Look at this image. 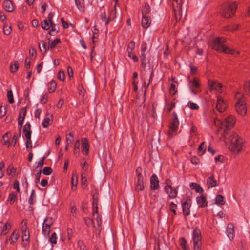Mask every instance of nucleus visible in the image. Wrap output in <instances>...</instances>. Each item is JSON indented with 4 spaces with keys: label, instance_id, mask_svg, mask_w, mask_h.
Returning a JSON list of instances; mask_svg holds the SVG:
<instances>
[{
    "label": "nucleus",
    "instance_id": "obj_39",
    "mask_svg": "<svg viewBox=\"0 0 250 250\" xmlns=\"http://www.w3.org/2000/svg\"><path fill=\"white\" fill-rule=\"evenodd\" d=\"M49 21L47 20L42 21L41 22V26L43 30H47L50 28Z\"/></svg>",
    "mask_w": 250,
    "mask_h": 250
},
{
    "label": "nucleus",
    "instance_id": "obj_37",
    "mask_svg": "<svg viewBox=\"0 0 250 250\" xmlns=\"http://www.w3.org/2000/svg\"><path fill=\"white\" fill-rule=\"evenodd\" d=\"M41 42L42 43V46H41V42H39L38 43L40 51L42 53H45L47 51L46 44L45 42L43 41H41Z\"/></svg>",
    "mask_w": 250,
    "mask_h": 250
},
{
    "label": "nucleus",
    "instance_id": "obj_38",
    "mask_svg": "<svg viewBox=\"0 0 250 250\" xmlns=\"http://www.w3.org/2000/svg\"><path fill=\"white\" fill-rule=\"evenodd\" d=\"M53 223L52 218L51 217H47L43 221V225L45 227L50 228Z\"/></svg>",
    "mask_w": 250,
    "mask_h": 250
},
{
    "label": "nucleus",
    "instance_id": "obj_19",
    "mask_svg": "<svg viewBox=\"0 0 250 250\" xmlns=\"http://www.w3.org/2000/svg\"><path fill=\"white\" fill-rule=\"evenodd\" d=\"M151 20L149 16H146L142 17L141 24L142 26L144 28L146 29L149 27L151 24Z\"/></svg>",
    "mask_w": 250,
    "mask_h": 250
},
{
    "label": "nucleus",
    "instance_id": "obj_6",
    "mask_svg": "<svg viewBox=\"0 0 250 250\" xmlns=\"http://www.w3.org/2000/svg\"><path fill=\"white\" fill-rule=\"evenodd\" d=\"M193 241L194 249H200L201 246V233L200 229L196 227L193 233Z\"/></svg>",
    "mask_w": 250,
    "mask_h": 250
},
{
    "label": "nucleus",
    "instance_id": "obj_5",
    "mask_svg": "<svg viewBox=\"0 0 250 250\" xmlns=\"http://www.w3.org/2000/svg\"><path fill=\"white\" fill-rule=\"evenodd\" d=\"M179 121L175 112H173L172 114L171 118L170 120L169 125V131L168 133L169 135L172 136L173 133L176 132L178 128Z\"/></svg>",
    "mask_w": 250,
    "mask_h": 250
},
{
    "label": "nucleus",
    "instance_id": "obj_17",
    "mask_svg": "<svg viewBox=\"0 0 250 250\" xmlns=\"http://www.w3.org/2000/svg\"><path fill=\"white\" fill-rule=\"evenodd\" d=\"M196 201L200 207L204 208L208 206V202L206 198L203 195L197 196L196 197Z\"/></svg>",
    "mask_w": 250,
    "mask_h": 250
},
{
    "label": "nucleus",
    "instance_id": "obj_52",
    "mask_svg": "<svg viewBox=\"0 0 250 250\" xmlns=\"http://www.w3.org/2000/svg\"><path fill=\"white\" fill-rule=\"evenodd\" d=\"M52 172V169L51 167H45L42 170V173L43 174L46 175H50Z\"/></svg>",
    "mask_w": 250,
    "mask_h": 250
},
{
    "label": "nucleus",
    "instance_id": "obj_51",
    "mask_svg": "<svg viewBox=\"0 0 250 250\" xmlns=\"http://www.w3.org/2000/svg\"><path fill=\"white\" fill-rule=\"evenodd\" d=\"M79 146H80V141L79 140H76L74 143V154H79Z\"/></svg>",
    "mask_w": 250,
    "mask_h": 250
},
{
    "label": "nucleus",
    "instance_id": "obj_60",
    "mask_svg": "<svg viewBox=\"0 0 250 250\" xmlns=\"http://www.w3.org/2000/svg\"><path fill=\"white\" fill-rule=\"evenodd\" d=\"M7 172L8 175H11L15 173L16 169L12 165H10L7 168Z\"/></svg>",
    "mask_w": 250,
    "mask_h": 250
},
{
    "label": "nucleus",
    "instance_id": "obj_30",
    "mask_svg": "<svg viewBox=\"0 0 250 250\" xmlns=\"http://www.w3.org/2000/svg\"><path fill=\"white\" fill-rule=\"evenodd\" d=\"M49 40V39H48ZM61 42V40L59 38H56L51 42L49 41V44L47 47V49H52L55 47V46L59 43Z\"/></svg>",
    "mask_w": 250,
    "mask_h": 250
},
{
    "label": "nucleus",
    "instance_id": "obj_25",
    "mask_svg": "<svg viewBox=\"0 0 250 250\" xmlns=\"http://www.w3.org/2000/svg\"><path fill=\"white\" fill-rule=\"evenodd\" d=\"M53 115H49L48 114H46L42 123V126L44 128H46L48 127L49 125L52 121Z\"/></svg>",
    "mask_w": 250,
    "mask_h": 250
},
{
    "label": "nucleus",
    "instance_id": "obj_34",
    "mask_svg": "<svg viewBox=\"0 0 250 250\" xmlns=\"http://www.w3.org/2000/svg\"><path fill=\"white\" fill-rule=\"evenodd\" d=\"M222 52L229 54H234L235 52H236L237 54H239L238 52H236L235 50H233L225 45H224V47L222 49L221 52Z\"/></svg>",
    "mask_w": 250,
    "mask_h": 250
},
{
    "label": "nucleus",
    "instance_id": "obj_41",
    "mask_svg": "<svg viewBox=\"0 0 250 250\" xmlns=\"http://www.w3.org/2000/svg\"><path fill=\"white\" fill-rule=\"evenodd\" d=\"M75 4L78 8L80 10H83L84 8V0H75Z\"/></svg>",
    "mask_w": 250,
    "mask_h": 250
},
{
    "label": "nucleus",
    "instance_id": "obj_36",
    "mask_svg": "<svg viewBox=\"0 0 250 250\" xmlns=\"http://www.w3.org/2000/svg\"><path fill=\"white\" fill-rule=\"evenodd\" d=\"M10 134V132H7L5 133L2 136V139L1 141V143L3 145H6L7 143H9V134ZM10 146V143L8 144V147Z\"/></svg>",
    "mask_w": 250,
    "mask_h": 250
},
{
    "label": "nucleus",
    "instance_id": "obj_28",
    "mask_svg": "<svg viewBox=\"0 0 250 250\" xmlns=\"http://www.w3.org/2000/svg\"><path fill=\"white\" fill-rule=\"evenodd\" d=\"M100 18L102 21L105 22V25H107L111 21L109 16L107 17L106 12L104 11L100 14Z\"/></svg>",
    "mask_w": 250,
    "mask_h": 250
},
{
    "label": "nucleus",
    "instance_id": "obj_2",
    "mask_svg": "<svg viewBox=\"0 0 250 250\" xmlns=\"http://www.w3.org/2000/svg\"><path fill=\"white\" fill-rule=\"evenodd\" d=\"M230 145L229 148L233 152H239L242 149L243 139L239 138L235 133L230 137L229 139Z\"/></svg>",
    "mask_w": 250,
    "mask_h": 250
},
{
    "label": "nucleus",
    "instance_id": "obj_32",
    "mask_svg": "<svg viewBox=\"0 0 250 250\" xmlns=\"http://www.w3.org/2000/svg\"><path fill=\"white\" fill-rule=\"evenodd\" d=\"M50 27H51V30L48 32L50 35H54V32L57 33L59 32V28L53 22L50 23Z\"/></svg>",
    "mask_w": 250,
    "mask_h": 250
},
{
    "label": "nucleus",
    "instance_id": "obj_16",
    "mask_svg": "<svg viewBox=\"0 0 250 250\" xmlns=\"http://www.w3.org/2000/svg\"><path fill=\"white\" fill-rule=\"evenodd\" d=\"M172 8L174 12H182V2L181 0H172Z\"/></svg>",
    "mask_w": 250,
    "mask_h": 250
},
{
    "label": "nucleus",
    "instance_id": "obj_20",
    "mask_svg": "<svg viewBox=\"0 0 250 250\" xmlns=\"http://www.w3.org/2000/svg\"><path fill=\"white\" fill-rule=\"evenodd\" d=\"M3 8L7 12H11L14 9L12 2L10 0H5L2 3Z\"/></svg>",
    "mask_w": 250,
    "mask_h": 250
},
{
    "label": "nucleus",
    "instance_id": "obj_48",
    "mask_svg": "<svg viewBox=\"0 0 250 250\" xmlns=\"http://www.w3.org/2000/svg\"><path fill=\"white\" fill-rule=\"evenodd\" d=\"M188 107L192 110H198L199 107L195 103L189 101L188 103Z\"/></svg>",
    "mask_w": 250,
    "mask_h": 250
},
{
    "label": "nucleus",
    "instance_id": "obj_45",
    "mask_svg": "<svg viewBox=\"0 0 250 250\" xmlns=\"http://www.w3.org/2000/svg\"><path fill=\"white\" fill-rule=\"evenodd\" d=\"M144 188L143 180H137V184L136 186V190L142 191Z\"/></svg>",
    "mask_w": 250,
    "mask_h": 250
},
{
    "label": "nucleus",
    "instance_id": "obj_18",
    "mask_svg": "<svg viewBox=\"0 0 250 250\" xmlns=\"http://www.w3.org/2000/svg\"><path fill=\"white\" fill-rule=\"evenodd\" d=\"M207 185L208 188H212L217 185V181L214 179L213 173L207 180Z\"/></svg>",
    "mask_w": 250,
    "mask_h": 250
},
{
    "label": "nucleus",
    "instance_id": "obj_43",
    "mask_svg": "<svg viewBox=\"0 0 250 250\" xmlns=\"http://www.w3.org/2000/svg\"><path fill=\"white\" fill-rule=\"evenodd\" d=\"M78 183V175L76 172H74L72 173L71 180V184L73 185L77 186Z\"/></svg>",
    "mask_w": 250,
    "mask_h": 250
},
{
    "label": "nucleus",
    "instance_id": "obj_59",
    "mask_svg": "<svg viewBox=\"0 0 250 250\" xmlns=\"http://www.w3.org/2000/svg\"><path fill=\"white\" fill-rule=\"evenodd\" d=\"M175 106V104L173 102L170 103L166 104L167 111L170 112L172 109Z\"/></svg>",
    "mask_w": 250,
    "mask_h": 250
},
{
    "label": "nucleus",
    "instance_id": "obj_49",
    "mask_svg": "<svg viewBox=\"0 0 250 250\" xmlns=\"http://www.w3.org/2000/svg\"><path fill=\"white\" fill-rule=\"evenodd\" d=\"M66 141L67 144H71L73 142L74 136L72 133L70 132L68 135H66Z\"/></svg>",
    "mask_w": 250,
    "mask_h": 250
},
{
    "label": "nucleus",
    "instance_id": "obj_57",
    "mask_svg": "<svg viewBox=\"0 0 250 250\" xmlns=\"http://www.w3.org/2000/svg\"><path fill=\"white\" fill-rule=\"evenodd\" d=\"M17 195L14 193L9 194L8 201L10 202L11 204H13L16 198Z\"/></svg>",
    "mask_w": 250,
    "mask_h": 250
},
{
    "label": "nucleus",
    "instance_id": "obj_10",
    "mask_svg": "<svg viewBox=\"0 0 250 250\" xmlns=\"http://www.w3.org/2000/svg\"><path fill=\"white\" fill-rule=\"evenodd\" d=\"M26 113V109L25 108H22L20 110L18 123V127L19 128L20 135H21V130Z\"/></svg>",
    "mask_w": 250,
    "mask_h": 250
},
{
    "label": "nucleus",
    "instance_id": "obj_50",
    "mask_svg": "<svg viewBox=\"0 0 250 250\" xmlns=\"http://www.w3.org/2000/svg\"><path fill=\"white\" fill-rule=\"evenodd\" d=\"M12 31L11 27L7 25L3 26V33L6 35H9Z\"/></svg>",
    "mask_w": 250,
    "mask_h": 250
},
{
    "label": "nucleus",
    "instance_id": "obj_40",
    "mask_svg": "<svg viewBox=\"0 0 250 250\" xmlns=\"http://www.w3.org/2000/svg\"><path fill=\"white\" fill-rule=\"evenodd\" d=\"M92 213L93 218L95 219L96 220L97 226L98 227H100L102 224L101 218L100 217L98 212H97V213H95V214L94 215V212L93 211H92Z\"/></svg>",
    "mask_w": 250,
    "mask_h": 250
},
{
    "label": "nucleus",
    "instance_id": "obj_22",
    "mask_svg": "<svg viewBox=\"0 0 250 250\" xmlns=\"http://www.w3.org/2000/svg\"><path fill=\"white\" fill-rule=\"evenodd\" d=\"M31 125L29 123H27L24 126L23 132H25V137L27 140L30 141L31 137V131L30 130Z\"/></svg>",
    "mask_w": 250,
    "mask_h": 250
},
{
    "label": "nucleus",
    "instance_id": "obj_31",
    "mask_svg": "<svg viewBox=\"0 0 250 250\" xmlns=\"http://www.w3.org/2000/svg\"><path fill=\"white\" fill-rule=\"evenodd\" d=\"M57 86L56 82L55 81H51L48 84V90L49 93H52L56 90Z\"/></svg>",
    "mask_w": 250,
    "mask_h": 250
},
{
    "label": "nucleus",
    "instance_id": "obj_7",
    "mask_svg": "<svg viewBox=\"0 0 250 250\" xmlns=\"http://www.w3.org/2000/svg\"><path fill=\"white\" fill-rule=\"evenodd\" d=\"M226 42V39L223 37H217L214 39L212 42V48L215 50L221 52L222 49L224 46L223 44Z\"/></svg>",
    "mask_w": 250,
    "mask_h": 250
},
{
    "label": "nucleus",
    "instance_id": "obj_11",
    "mask_svg": "<svg viewBox=\"0 0 250 250\" xmlns=\"http://www.w3.org/2000/svg\"><path fill=\"white\" fill-rule=\"evenodd\" d=\"M150 188L152 190H156L159 188V181L157 175L153 174L150 177Z\"/></svg>",
    "mask_w": 250,
    "mask_h": 250
},
{
    "label": "nucleus",
    "instance_id": "obj_26",
    "mask_svg": "<svg viewBox=\"0 0 250 250\" xmlns=\"http://www.w3.org/2000/svg\"><path fill=\"white\" fill-rule=\"evenodd\" d=\"M168 195V197L171 199H174L176 197L178 193V191L176 189L171 188H168L167 191H165Z\"/></svg>",
    "mask_w": 250,
    "mask_h": 250
},
{
    "label": "nucleus",
    "instance_id": "obj_15",
    "mask_svg": "<svg viewBox=\"0 0 250 250\" xmlns=\"http://www.w3.org/2000/svg\"><path fill=\"white\" fill-rule=\"evenodd\" d=\"M226 232L227 235L230 240H231L234 237V226L232 223H229L227 225Z\"/></svg>",
    "mask_w": 250,
    "mask_h": 250
},
{
    "label": "nucleus",
    "instance_id": "obj_58",
    "mask_svg": "<svg viewBox=\"0 0 250 250\" xmlns=\"http://www.w3.org/2000/svg\"><path fill=\"white\" fill-rule=\"evenodd\" d=\"M77 248L80 250H84L86 247L83 242L82 240H78L77 242Z\"/></svg>",
    "mask_w": 250,
    "mask_h": 250
},
{
    "label": "nucleus",
    "instance_id": "obj_1",
    "mask_svg": "<svg viewBox=\"0 0 250 250\" xmlns=\"http://www.w3.org/2000/svg\"><path fill=\"white\" fill-rule=\"evenodd\" d=\"M235 122V118L233 115L228 116L223 122L218 118H215L214 120L216 126L219 127L220 129H224L225 134L227 133V130L234 125Z\"/></svg>",
    "mask_w": 250,
    "mask_h": 250
},
{
    "label": "nucleus",
    "instance_id": "obj_61",
    "mask_svg": "<svg viewBox=\"0 0 250 250\" xmlns=\"http://www.w3.org/2000/svg\"><path fill=\"white\" fill-rule=\"evenodd\" d=\"M58 78L61 81H64L65 79V74L63 71H59L58 75Z\"/></svg>",
    "mask_w": 250,
    "mask_h": 250
},
{
    "label": "nucleus",
    "instance_id": "obj_44",
    "mask_svg": "<svg viewBox=\"0 0 250 250\" xmlns=\"http://www.w3.org/2000/svg\"><path fill=\"white\" fill-rule=\"evenodd\" d=\"M142 169L141 167H137L136 169V173L137 176V180H143V176L142 175Z\"/></svg>",
    "mask_w": 250,
    "mask_h": 250
},
{
    "label": "nucleus",
    "instance_id": "obj_33",
    "mask_svg": "<svg viewBox=\"0 0 250 250\" xmlns=\"http://www.w3.org/2000/svg\"><path fill=\"white\" fill-rule=\"evenodd\" d=\"M206 145L204 142H202L199 146L198 153L199 155H202L205 152Z\"/></svg>",
    "mask_w": 250,
    "mask_h": 250
},
{
    "label": "nucleus",
    "instance_id": "obj_8",
    "mask_svg": "<svg viewBox=\"0 0 250 250\" xmlns=\"http://www.w3.org/2000/svg\"><path fill=\"white\" fill-rule=\"evenodd\" d=\"M188 80L189 82V87L190 91L194 94H196L197 91L196 89H198L200 87L201 84L197 78L195 77L193 80H190L189 77H188Z\"/></svg>",
    "mask_w": 250,
    "mask_h": 250
},
{
    "label": "nucleus",
    "instance_id": "obj_12",
    "mask_svg": "<svg viewBox=\"0 0 250 250\" xmlns=\"http://www.w3.org/2000/svg\"><path fill=\"white\" fill-rule=\"evenodd\" d=\"M191 204V200H188L182 204L183 213L186 216L190 214Z\"/></svg>",
    "mask_w": 250,
    "mask_h": 250
},
{
    "label": "nucleus",
    "instance_id": "obj_24",
    "mask_svg": "<svg viewBox=\"0 0 250 250\" xmlns=\"http://www.w3.org/2000/svg\"><path fill=\"white\" fill-rule=\"evenodd\" d=\"M151 8L147 2L145 3L144 5L142 6L141 12L142 17L146 16L147 15L150 13Z\"/></svg>",
    "mask_w": 250,
    "mask_h": 250
},
{
    "label": "nucleus",
    "instance_id": "obj_14",
    "mask_svg": "<svg viewBox=\"0 0 250 250\" xmlns=\"http://www.w3.org/2000/svg\"><path fill=\"white\" fill-rule=\"evenodd\" d=\"M99 199V195L98 193H95L92 196V211L94 212V215L98 212V203Z\"/></svg>",
    "mask_w": 250,
    "mask_h": 250
},
{
    "label": "nucleus",
    "instance_id": "obj_4",
    "mask_svg": "<svg viewBox=\"0 0 250 250\" xmlns=\"http://www.w3.org/2000/svg\"><path fill=\"white\" fill-rule=\"evenodd\" d=\"M236 9L237 5L235 2L224 4L221 7V15L226 18H230L234 15Z\"/></svg>",
    "mask_w": 250,
    "mask_h": 250
},
{
    "label": "nucleus",
    "instance_id": "obj_29",
    "mask_svg": "<svg viewBox=\"0 0 250 250\" xmlns=\"http://www.w3.org/2000/svg\"><path fill=\"white\" fill-rule=\"evenodd\" d=\"M135 42L133 41H131L127 46V51L128 52V56L129 58L131 57V53L135 48Z\"/></svg>",
    "mask_w": 250,
    "mask_h": 250
},
{
    "label": "nucleus",
    "instance_id": "obj_27",
    "mask_svg": "<svg viewBox=\"0 0 250 250\" xmlns=\"http://www.w3.org/2000/svg\"><path fill=\"white\" fill-rule=\"evenodd\" d=\"M190 188L192 189H195L197 193H202L204 191L203 189L200 186V185L197 184L196 183H191L190 184Z\"/></svg>",
    "mask_w": 250,
    "mask_h": 250
},
{
    "label": "nucleus",
    "instance_id": "obj_23",
    "mask_svg": "<svg viewBox=\"0 0 250 250\" xmlns=\"http://www.w3.org/2000/svg\"><path fill=\"white\" fill-rule=\"evenodd\" d=\"M19 237V235L18 233L16 232V230H15L11 235L9 239H6V242L7 243L8 241H9L10 244H13L15 243L18 238Z\"/></svg>",
    "mask_w": 250,
    "mask_h": 250
},
{
    "label": "nucleus",
    "instance_id": "obj_54",
    "mask_svg": "<svg viewBox=\"0 0 250 250\" xmlns=\"http://www.w3.org/2000/svg\"><path fill=\"white\" fill-rule=\"evenodd\" d=\"M7 96L9 103L10 104L13 103L14 102V98L13 93L11 90H9L7 91Z\"/></svg>",
    "mask_w": 250,
    "mask_h": 250
},
{
    "label": "nucleus",
    "instance_id": "obj_42",
    "mask_svg": "<svg viewBox=\"0 0 250 250\" xmlns=\"http://www.w3.org/2000/svg\"><path fill=\"white\" fill-rule=\"evenodd\" d=\"M215 203L220 205H224L225 204L224 197L221 195H218L216 197Z\"/></svg>",
    "mask_w": 250,
    "mask_h": 250
},
{
    "label": "nucleus",
    "instance_id": "obj_47",
    "mask_svg": "<svg viewBox=\"0 0 250 250\" xmlns=\"http://www.w3.org/2000/svg\"><path fill=\"white\" fill-rule=\"evenodd\" d=\"M19 68V64L17 62H15L14 63H11L10 65V70L11 72L14 73L17 71Z\"/></svg>",
    "mask_w": 250,
    "mask_h": 250
},
{
    "label": "nucleus",
    "instance_id": "obj_46",
    "mask_svg": "<svg viewBox=\"0 0 250 250\" xmlns=\"http://www.w3.org/2000/svg\"><path fill=\"white\" fill-rule=\"evenodd\" d=\"M35 197V191L34 189L32 190L30 197L29 198L28 203L30 205H33L35 203L34 198Z\"/></svg>",
    "mask_w": 250,
    "mask_h": 250
},
{
    "label": "nucleus",
    "instance_id": "obj_53",
    "mask_svg": "<svg viewBox=\"0 0 250 250\" xmlns=\"http://www.w3.org/2000/svg\"><path fill=\"white\" fill-rule=\"evenodd\" d=\"M179 243L183 250H187V241L184 238H180L179 239Z\"/></svg>",
    "mask_w": 250,
    "mask_h": 250
},
{
    "label": "nucleus",
    "instance_id": "obj_55",
    "mask_svg": "<svg viewBox=\"0 0 250 250\" xmlns=\"http://www.w3.org/2000/svg\"><path fill=\"white\" fill-rule=\"evenodd\" d=\"M165 183L166 185L164 188L165 191H167L168 188H171V181L169 179H166Z\"/></svg>",
    "mask_w": 250,
    "mask_h": 250
},
{
    "label": "nucleus",
    "instance_id": "obj_21",
    "mask_svg": "<svg viewBox=\"0 0 250 250\" xmlns=\"http://www.w3.org/2000/svg\"><path fill=\"white\" fill-rule=\"evenodd\" d=\"M208 85L210 90L215 89L217 91H219L222 87L221 83L213 81H209Z\"/></svg>",
    "mask_w": 250,
    "mask_h": 250
},
{
    "label": "nucleus",
    "instance_id": "obj_35",
    "mask_svg": "<svg viewBox=\"0 0 250 250\" xmlns=\"http://www.w3.org/2000/svg\"><path fill=\"white\" fill-rule=\"evenodd\" d=\"M1 228L3 230H6L5 235L7 234V233L9 232V230L11 228V225L10 223L8 222H6V223H3L2 222H1Z\"/></svg>",
    "mask_w": 250,
    "mask_h": 250
},
{
    "label": "nucleus",
    "instance_id": "obj_62",
    "mask_svg": "<svg viewBox=\"0 0 250 250\" xmlns=\"http://www.w3.org/2000/svg\"><path fill=\"white\" fill-rule=\"evenodd\" d=\"M20 135H20V132L19 133H15L14 134V135H13L12 139V143H13V146H15L16 141H17L19 136Z\"/></svg>",
    "mask_w": 250,
    "mask_h": 250
},
{
    "label": "nucleus",
    "instance_id": "obj_9",
    "mask_svg": "<svg viewBox=\"0 0 250 250\" xmlns=\"http://www.w3.org/2000/svg\"><path fill=\"white\" fill-rule=\"evenodd\" d=\"M227 101L224 100L221 96H218L216 105V109L220 113H222L227 109Z\"/></svg>",
    "mask_w": 250,
    "mask_h": 250
},
{
    "label": "nucleus",
    "instance_id": "obj_3",
    "mask_svg": "<svg viewBox=\"0 0 250 250\" xmlns=\"http://www.w3.org/2000/svg\"><path fill=\"white\" fill-rule=\"evenodd\" d=\"M235 96L237 99V101L235 103L236 110L239 114L244 116L246 115L247 113L246 101L244 97L242 95H241V94L238 92L236 93Z\"/></svg>",
    "mask_w": 250,
    "mask_h": 250
},
{
    "label": "nucleus",
    "instance_id": "obj_56",
    "mask_svg": "<svg viewBox=\"0 0 250 250\" xmlns=\"http://www.w3.org/2000/svg\"><path fill=\"white\" fill-rule=\"evenodd\" d=\"M50 242L52 244H55L57 242V235L55 232H53L49 239Z\"/></svg>",
    "mask_w": 250,
    "mask_h": 250
},
{
    "label": "nucleus",
    "instance_id": "obj_64",
    "mask_svg": "<svg viewBox=\"0 0 250 250\" xmlns=\"http://www.w3.org/2000/svg\"><path fill=\"white\" fill-rule=\"evenodd\" d=\"M244 88L245 91L247 92L250 95V82H246L244 84Z\"/></svg>",
    "mask_w": 250,
    "mask_h": 250
},
{
    "label": "nucleus",
    "instance_id": "obj_13",
    "mask_svg": "<svg viewBox=\"0 0 250 250\" xmlns=\"http://www.w3.org/2000/svg\"><path fill=\"white\" fill-rule=\"evenodd\" d=\"M82 152L85 155H87L89 153V146L88 141L86 138L82 139Z\"/></svg>",
    "mask_w": 250,
    "mask_h": 250
},
{
    "label": "nucleus",
    "instance_id": "obj_63",
    "mask_svg": "<svg viewBox=\"0 0 250 250\" xmlns=\"http://www.w3.org/2000/svg\"><path fill=\"white\" fill-rule=\"evenodd\" d=\"M169 208H170V210L173 212V213L174 214H176V209L177 208V205L174 204L173 202H171L170 205H169Z\"/></svg>",
    "mask_w": 250,
    "mask_h": 250
}]
</instances>
